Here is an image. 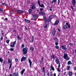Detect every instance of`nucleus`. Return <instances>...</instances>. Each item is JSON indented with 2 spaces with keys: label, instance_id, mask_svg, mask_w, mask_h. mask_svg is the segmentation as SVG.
<instances>
[{
  "label": "nucleus",
  "instance_id": "obj_47",
  "mask_svg": "<svg viewBox=\"0 0 76 76\" xmlns=\"http://www.w3.org/2000/svg\"><path fill=\"white\" fill-rule=\"evenodd\" d=\"M11 67H12V64H10V65L9 66V69H10V68H11Z\"/></svg>",
  "mask_w": 76,
  "mask_h": 76
},
{
  "label": "nucleus",
  "instance_id": "obj_39",
  "mask_svg": "<svg viewBox=\"0 0 76 76\" xmlns=\"http://www.w3.org/2000/svg\"><path fill=\"white\" fill-rule=\"evenodd\" d=\"M8 63L10 64V59H9L8 60Z\"/></svg>",
  "mask_w": 76,
  "mask_h": 76
},
{
  "label": "nucleus",
  "instance_id": "obj_11",
  "mask_svg": "<svg viewBox=\"0 0 76 76\" xmlns=\"http://www.w3.org/2000/svg\"><path fill=\"white\" fill-rule=\"evenodd\" d=\"M55 18V16H54V15H51L49 18V19L50 20H51L52 19H53V18Z\"/></svg>",
  "mask_w": 76,
  "mask_h": 76
},
{
  "label": "nucleus",
  "instance_id": "obj_49",
  "mask_svg": "<svg viewBox=\"0 0 76 76\" xmlns=\"http://www.w3.org/2000/svg\"><path fill=\"white\" fill-rule=\"evenodd\" d=\"M35 17V16L36 17H38V15L37 14H35L34 15V16Z\"/></svg>",
  "mask_w": 76,
  "mask_h": 76
},
{
  "label": "nucleus",
  "instance_id": "obj_26",
  "mask_svg": "<svg viewBox=\"0 0 76 76\" xmlns=\"http://www.w3.org/2000/svg\"><path fill=\"white\" fill-rule=\"evenodd\" d=\"M67 28V26L66 25H65L64 26V28H63V29H64V30L65 29H66Z\"/></svg>",
  "mask_w": 76,
  "mask_h": 76
},
{
  "label": "nucleus",
  "instance_id": "obj_20",
  "mask_svg": "<svg viewBox=\"0 0 76 76\" xmlns=\"http://www.w3.org/2000/svg\"><path fill=\"white\" fill-rule=\"evenodd\" d=\"M39 6H40V7H42V8L44 7V5L43 4H42L41 5L40 4L39 5Z\"/></svg>",
  "mask_w": 76,
  "mask_h": 76
},
{
  "label": "nucleus",
  "instance_id": "obj_44",
  "mask_svg": "<svg viewBox=\"0 0 76 76\" xmlns=\"http://www.w3.org/2000/svg\"><path fill=\"white\" fill-rule=\"evenodd\" d=\"M70 66H68L67 67V70H69V69H70Z\"/></svg>",
  "mask_w": 76,
  "mask_h": 76
},
{
  "label": "nucleus",
  "instance_id": "obj_40",
  "mask_svg": "<svg viewBox=\"0 0 76 76\" xmlns=\"http://www.w3.org/2000/svg\"><path fill=\"white\" fill-rule=\"evenodd\" d=\"M54 40H55V41H58V39H57V37H55L54 39Z\"/></svg>",
  "mask_w": 76,
  "mask_h": 76
},
{
  "label": "nucleus",
  "instance_id": "obj_36",
  "mask_svg": "<svg viewBox=\"0 0 76 76\" xmlns=\"http://www.w3.org/2000/svg\"><path fill=\"white\" fill-rule=\"evenodd\" d=\"M32 20H35V17L34 16H33V17L32 18Z\"/></svg>",
  "mask_w": 76,
  "mask_h": 76
},
{
  "label": "nucleus",
  "instance_id": "obj_51",
  "mask_svg": "<svg viewBox=\"0 0 76 76\" xmlns=\"http://www.w3.org/2000/svg\"><path fill=\"white\" fill-rule=\"evenodd\" d=\"M74 70H76V66H75V67L74 66Z\"/></svg>",
  "mask_w": 76,
  "mask_h": 76
},
{
  "label": "nucleus",
  "instance_id": "obj_48",
  "mask_svg": "<svg viewBox=\"0 0 76 76\" xmlns=\"http://www.w3.org/2000/svg\"><path fill=\"white\" fill-rule=\"evenodd\" d=\"M58 44V42H56L55 43L56 45H57Z\"/></svg>",
  "mask_w": 76,
  "mask_h": 76
},
{
  "label": "nucleus",
  "instance_id": "obj_37",
  "mask_svg": "<svg viewBox=\"0 0 76 76\" xmlns=\"http://www.w3.org/2000/svg\"><path fill=\"white\" fill-rule=\"evenodd\" d=\"M25 47V45H24V44H22L21 45V48H24Z\"/></svg>",
  "mask_w": 76,
  "mask_h": 76
},
{
  "label": "nucleus",
  "instance_id": "obj_15",
  "mask_svg": "<svg viewBox=\"0 0 76 76\" xmlns=\"http://www.w3.org/2000/svg\"><path fill=\"white\" fill-rule=\"evenodd\" d=\"M25 71V69H23L21 72V76L23 75V73H24Z\"/></svg>",
  "mask_w": 76,
  "mask_h": 76
},
{
  "label": "nucleus",
  "instance_id": "obj_50",
  "mask_svg": "<svg viewBox=\"0 0 76 76\" xmlns=\"http://www.w3.org/2000/svg\"><path fill=\"white\" fill-rule=\"evenodd\" d=\"M25 29H26V30H28V29L27 28V27H26V26H25Z\"/></svg>",
  "mask_w": 76,
  "mask_h": 76
},
{
  "label": "nucleus",
  "instance_id": "obj_53",
  "mask_svg": "<svg viewBox=\"0 0 76 76\" xmlns=\"http://www.w3.org/2000/svg\"><path fill=\"white\" fill-rule=\"evenodd\" d=\"M15 61H18V59H17V58H15Z\"/></svg>",
  "mask_w": 76,
  "mask_h": 76
},
{
  "label": "nucleus",
  "instance_id": "obj_45",
  "mask_svg": "<svg viewBox=\"0 0 76 76\" xmlns=\"http://www.w3.org/2000/svg\"><path fill=\"white\" fill-rule=\"evenodd\" d=\"M2 5H3V6H7V4L6 3H4L2 4Z\"/></svg>",
  "mask_w": 76,
  "mask_h": 76
},
{
  "label": "nucleus",
  "instance_id": "obj_55",
  "mask_svg": "<svg viewBox=\"0 0 76 76\" xmlns=\"http://www.w3.org/2000/svg\"><path fill=\"white\" fill-rule=\"evenodd\" d=\"M3 39V37H1V40H2Z\"/></svg>",
  "mask_w": 76,
  "mask_h": 76
},
{
  "label": "nucleus",
  "instance_id": "obj_52",
  "mask_svg": "<svg viewBox=\"0 0 76 76\" xmlns=\"http://www.w3.org/2000/svg\"><path fill=\"white\" fill-rule=\"evenodd\" d=\"M0 11H1V12H3V10L2 8H1L0 9Z\"/></svg>",
  "mask_w": 76,
  "mask_h": 76
},
{
  "label": "nucleus",
  "instance_id": "obj_46",
  "mask_svg": "<svg viewBox=\"0 0 76 76\" xmlns=\"http://www.w3.org/2000/svg\"><path fill=\"white\" fill-rule=\"evenodd\" d=\"M43 10H44V9H43V8H40V11H42Z\"/></svg>",
  "mask_w": 76,
  "mask_h": 76
},
{
  "label": "nucleus",
  "instance_id": "obj_16",
  "mask_svg": "<svg viewBox=\"0 0 76 76\" xmlns=\"http://www.w3.org/2000/svg\"><path fill=\"white\" fill-rule=\"evenodd\" d=\"M72 75H73V73L72 72H69V73H68V75H69V76H72Z\"/></svg>",
  "mask_w": 76,
  "mask_h": 76
},
{
  "label": "nucleus",
  "instance_id": "obj_34",
  "mask_svg": "<svg viewBox=\"0 0 76 76\" xmlns=\"http://www.w3.org/2000/svg\"><path fill=\"white\" fill-rule=\"evenodd\" d=\"M69 45L70 46H71V47H72V46H73V45L72 43H70L69 44Z\"/></svg>",
  "mask_w": 76,
  "mask_h": 76
},
{
  "label": "nucleus",
  "instance_id": "obj_63",
  "mask_svg": "<svg viewBox=\"0 0 76 76\" xmlns=\"http://www.w3.org/2000/svg\"><path fill=\"white\" fill-rule=\"evenodd\" d=\"M5 20H7V18H5Z\"/></svg>",
  "mask_w": 76,
  "mask_h": 76
},
{
  "label": "nucleus",
  "instance_id": "obj_28",
  "mask_svg": "<svg viewBox=\"0 0 76 76\" xmlns=\"http://www.w3.org/2000/svg\"><path fill=\"white\" fill-rule=\"evenodd\" d=\"M43 20L45 22H46L47 21V18L45 17H44Z\"/></svg>",
  "mask_w": 76,
  "mask_h": 76
},
{
  "label": "nucleus",
  "instance_id": "obj_12",
  "mask_svg": "<svg viewBox=\"0 0 76 76\" xmlns=\"http://www.w3.org/2000/svg\"><path fill=\"white\" fill-rule=\"evenodd\" d=\"M52 34V35H53V36H54V35H55V34H56V30L55 29L53 30Z\"/></svg>",
  "mask_w": 76,
  "mask_h": 76
},
{
  "label": "nucleus",
  "instance_id": "obj_30",
  "mask_svg": "<svg viewBox=\"0 0 76 76\" xmlns=\"http://www.w3.org/2000/svg\"><path fill=\"white\" fill-rule=\"evenodd\" d=\"M30 50L31 51H34V48L32 47H31L30 48Z\"/></svg>",
  "mask_w": 76,
  "mask_h": 76
},
{
  "label": "nucleus",
  "instance_id": "obj_3",
  "mask_svg": "<svg viewBox=\"0 0 76 76\" xmlns=\"http://www.w3.org/2000/svg\"><path fill=\"white\" fill-rule=\"evenodd\" d=\"M60 61L59 60V59L58 58H56L55 59V62H56V63H57V64H59L58 65H60Z\"/></svg>",
  "mask_w": 76,
  "mask_h": 76
},
{
  "label": "nucleus",
  "instance_id": "obj_64",
  "mask_svg": "<svg viewBox=\"0 0 76 76\" xmlns=\"http://www.w3.org/2000/svg\"><path fill=\"white\" fill-rule=\"evenodd\" d=\"M45 69V67H43V70H44Z\"/></svg>",
  "mask_w": 76,
  "mask_h": 76
},
{
  "label": "nucleus",
  "instance_id": "obj_23",
  "mask_svg": "<svg viewBox=\"0 0 76 76\" xmlns=\"http://www.w3.org/2000/svg\"><path fill=\"white\" fill-rule=\"evenodd\" d=\"M41 1H40V0H38L37 1V3L38 4V5L39 6L40 4H41Z\"/></svg>",
  "mask_w": 76,
  "mask_h": 76
},
{
  "label": "nucleus",
  "instance_id": "obj_42",
  "mask_svg": "<svg viewBox=\"0 0 76 76\" xmlns=\"http://www.w3.org/2000/svg\"><path fill=\"white\" fill-rule=\"evenodd\" d=\"M10 51H13L14 50V49L13 48H11L10 49Z\"/></svg>",
  "mask_w": 76,
  "mask_h": 76
},
{
  "label": "nucleus",
  "instance_id": "obj_54",
  "mask_svg": "<svg viewBox=\"0 0 76 76\" xmlns=\"http://www.w3.org/2000/svg\"><path fill=\"white\" fill-rule=\"evenodd\" d=\"M60 2V0H58V5H59Z\"/></svg>",
  "mask_w": 76,
  "mask_h": 76
},
{
  "label": "nucleus",
  "instance_id": "obj_13",
  "mask_svg": "<svg viewBox=\"0 0 76 76\" xmlns=\"http://www.w3.org/2000/svg\"><path fill=\"white\" fill-rule=\"evenodd\" d=\"M58 23H59V20H57L54 24V25H57V24H58Z\"/></svg>",
  "mask_w": 76,
  "mask_h": 76
},
{
  "label": "nucleus",
  "instance_id": "obj_14",
  "mask_svg": "<svg viewBox=\"0 0 76 76\" xmlns=\"http://www.w3.org/2000/svg\"><path fill=\"white\" fill-rule=\"evenodd\" d=\"M28 61H29V63L30 64V67H31V66H32V61H31L30 59H29Z\"/></svg>",
  "mask_w": 76,
  "mask_h": 76
},
{
  "label": "nucleus",
  "instance_id": "obj_58",
  "mask_svg": "<svg viewBox=\"0 0 76 76\" xmlns=\"http://www.w3.org/2000/svg\"><path fill=\"white\" fill-rule=\"evenodd\" d=\"M53 76H56V73H54L53 74Z\"/></svg>",
  "mask_w": 76,
  "mask_h": 76
},
{
  "label": "nucleus",
  "instance_id": "obj_4",
  "mask_svg": "<svg viewBox=\"0 0 76 76\" xmlns=\"http://www.w3.org/2000/svg\"><path fill=\"white\" fill-rule=\"evenodd\" d=\"M10 76H19V74L17 73L16 72H15L14 73H13L12 75V74H10Z\"/></svg>",
  "mask_w": 76,
  "mask_h": 76
},
{
  "label": "nucleus",
  "instance_id": "obj_21",
  "mask_svg": "<svg viewBox=\"0 0 76 76\" xmlns=\"http://www.w3.org/2000/svg\"><path fill=\"white\" fill-rule=\"evenodd\" d=\"M25 21L26 22H27V23H29L31 22V21L26 19L25 20Z\"/></svg>",
  "mask_w": 76,
  "mask_h": 76
},
{
  "label": "nucleus",
  "instance_id": "obj_33",
  "mask_svg": "<svg viewBox=\"0 0 76 76\" xmlns=\"http://www.w3.org/2000/svg\"><path fill=\"white\" fill-rule=\"evenodd\" d=\"M36 7H35V6H32L31 7V9H35Z\"/></svg>",
  "mask_w": 76,
  "mask_h": 76
},
{
  "label": "nucleus",
  "instance_id": "obj_38",
  "mask_svg": "<svg viewBox=\"0 0 76 76\" xmlns=\"http://www.w3.org/2000/svg\"><path fill=\"white\" fill-rule=\"evenodd\" d=\"M32 5L34 6H35V3H31Z\"/></svg>",
  "mask_w": 76,
  "mask_h": 76
},
{
  "label": "nucleus",
  "instance_id": "obj_18",
  "mask_svg": "<svg viewBox=\"0 0 76 76\" xmlns=\"http://www.w3.org/2000/svg\"><path fill=\"white\" fill-rule=\"evenodd\" d=\"M67 64H68V65H69L70 64H73L72 63L71 61H68Z\"/></svg>",
  "mask_w": 76,
  "mask_h": 76
},
{
  "label": "nucleus",
  "instance_id": "obj_6",
  "mask_svg": "<svg viewBox=\"0 0 76 76\" xmlns=\"http://www.w3.org/2000/svg\"><path fill=\"white\" fill-rule=\"evenodd\" d=\"M17 12L18 13H19V14H22L24 12L23 11H22V10H17Z\"/></svg>",
  "mask_w": 76,
  "mask_h": 76
},
{
  "label": "nucleus",
  "instance_id": "obj_17",
  "mask_svg": "<svg viewBox=\"0 0 76 76\" xmlns=\"http://www.w3.org/2000/svg\"><path fill=\"white\" fill-rule=\"evenodd\" d=\"M60 67V65H58V69H57V70L58 72H60V69H59Z\"/></svg>",
  "mask_w": 76,
  "mask_h": 76
},
{
  "label": "nucleus",
  "instance_id": "obj_2",
  "mask_svg": "<svg viewBox=\"0 0 76 76\" xmlns=\"http://www.w3.org/2000/svg\"><path fill=\"white\" fill-rule=\"evenodd\" d=\"M64 55L63 56V58H64L65 59V60H66V61L69 60L70 58L68 57V56H67V54H66V53H64Z\"/></svg>",
  "mask_w": 76,
  "mask_h": 76
},
{
  "label": "nucleus",
  "instance_id": "obj_57",
  "mask_svg": "<svg viewBox=\"0 0 76 76\" xmlns=\"http://www.w3.org/2000/svg\"><path fill=\"white\" fill-rule=\"evenodd\" d=\"M58 30L59 32H60V31H61V30H60V29H59V28H58Z\"/></svg>",
  "mask_w": 76,
  "mask_h": 76
},
{
  "label": "nucleus",
  "instance_id": "obj_32",
  "mask_svg": "<svg viewBox=\"0 0 76 76\" xmlns=\"http://www.w3.org/2000/svg\"><path fill=\"white\" fill-rule=\"evenodd\" d=\"M39 14L40 15H44V13L42 12H39Z\"/></svg>",
  "mask_w": 76,
  "mask_h": 76
},
{
  "label": "nucleus",
  "instance_id": "obj_41",
  "mask_svg": "<svg viewBox=\"0 0 76 76\" xmlns=\"http://www.w3.org/2000/svg\"><path fill=\"white\" fill-rule=\"evenodd\" d=\"M10 41V40H6V42L7 43V44H9Z\"/></svg>",
  "mask_w": 76,
  "mask_h": 76
},
{
  "label": "nucleus",
  "instance_id": "obj_8",
  "mask_svg": "<svg viewBox=\"0 0 76 76\" xmlns=\"http://www.w3.org/2000/svg\"><path fill=\"white\" fill-rule=\"evenodd\" d=\"M45 23L46 25L44 26V28H47V26L49 23V22H48L47 21L45 22Z\"/></svg>",
  "mask_w": 76,
  "mask_h": 76
},
{
  "label": "nucleus",
  "instance_id": "obj_9",
  "mask_svg": "<svg viewBox=\"0 0 76 76\" xmlns=\"http://www.w3.org/2000/svg\"><path fill=\"white\" fill-rule=\"evenodd\" d=\"M26 59V57H22L21 60V62H22V61H25Z\"/></svg>",
  "mask_w": 76,
  "mask_h": 76
},
{
  "label": "nucleus",
  "instance_id": "obj_31",
  "mask_svg": "<svg viewBox=\"0 0 76 76\" xmlns=\"http://www.w3.org/2000/svg\"><path fill=\"white\" fill-rule=\"evenodd\" d=\"M3 58H0V61L1 63H3Z\"/></svg>",
  "mask_w": 76,
  "mask_h": 76
},
{
  "label": "nucleus",
  "instance_id": "obj_7",
  "mask_svg": "<svg viewBox=\"0 0 76 76\" xmlns=\"http://www.w3.org/2000/svg\"><path fill=\"white\" fill-rule=\"evenodd\" d=\"M72 4L73 6L75 7V4H76V1L75 0H72Z\"/></svg>",
  "mask_w": 76,
  "mask_h": 76
},
{
  "label": "nucleus",
  "instance_id": "obj_43",
  "mask_svg": "<svg viewBox=\"0 0 76 76\" xmlns=\"http://www.w3.org/2000/svg\"><path fill=\"white\" fill-rule=\"evenodd\" d=\"M56 49L58 50V49L59 48V47H58V46H56Z\"/></svg>",
  "mask_w": 76,
  "mask_h": 76
},
{
  "label": "nucleus",
  "instance_id": "obj_10",
  "mask_svg": "<svg viewBox=\"0 0 76 76\" xmlns=\"http://www.w3.org/2000/svg\"><path fill=\"white\" fill-rule=\"evenodd\" d=\"M61 48L63 50H65L66 49V45H62Z\"/></svg>",
  "mask_w": 76,
  "mask_h": 76
},
{
  "label": "nucleus",
  "instance_id": "obj_19",
  "mask_svg": "<svg viewBox=\"0 0 76 76\" xmlns=\"http://www.w3.org/2000/svg\"><path fill=\"white\" fill-rule=\"evenodd\" d=\"M56 1H57V0H53L51 2V4H53V3H56Z\"/></svg>",
  "mask_w": 76,
  "mask_h": 76
},
{
  "label": "nucleus",
  "instance_id": "obj_56",
  "mask_svg": "<svg viewBox=\"0 0 76 76\" xmlns=\"http://www.w3.org/2000/svg\"><path fill=\"white\" fill-rule=\"evenodd\" d=\"M75 57H76V49L75 50Z\"/></svg>",
  "mask_w": 76,
  "mask_h": 76
},
{
  "label": "nucleus",
  "instance_id": "obj_62",
  "mask_svg": "<svg viewBox=\"0 0 76 76\" xmlns=\"http://www.w3.org/2000/svg\"><path fill=\"white\" fill-rule=\"evenodd\" d=\"M5 64V61H4L3 65H4V64Z\"/></svg>",
  "mask_w": 76,
  "mask_h": 76
},
{
  "label": "nucleus",
  "instance_id": "obj_59",
  "mask_svg": "<svg viewBox=\"0 0 76 76\" xmlns=\"http://www.w3.org/2000/svg\"><path fill=\"white\" fill-rule=\"evenodd\" d=\"M46 22H50V20L49 19V20H48L47 21H46Z\"/></svg>",
  "mask_w": 76,
  "mask_h": 76
},
{
  "label": "nucleus",
  "instance_id": "obj_27",
  "mask_svg": "<svg viewBox=\"0 0 76 76\" xmlns=\"http://www.w3.org/2000/svg\"><path fill=\"white\" fill-rule=\"evenodd\" d=\"M32 10L31 9H29L28 10L29 13H32Z\"/></svg>",
  "mask_w": 76,
  "mask_h": 76
},
{
  "label": "nucleus",
  "instance_id": "obj_22",
  "mask_svg": "<svg viewBox=\"0 0 76 76\" xmlns=\"http://www.w3.org/2000/svg\"><path fill=\"white\" fill-rule=\"evenodd\" d=\"M50 58H52V59H53V58L54 60V59H55V58H54V56L53 54L52 55L50 56Z\"/></svg>",
  "mask_w": 76,
  "mask_h": 76
},
{
  "label": "nucleus",
  "instance_id": "obj_24",
  "mask_svg": "<svg viewBox=\"0 0 76 76\" xmlns=\"http://www.w3.org/2000/svg\"><path fill=\"white\" fill-rule=\"evenodd\" d=\"M66 26H68V28H70V24L69 25V23H66Z\"/></svg>",
  "mask_w": 76,
  "mask_h": 76
},
{
  "label": "nucleus",
  "instance_id": "obj_60",
  "mask_svg": "<svg viewBox=\"0 0 76 76\" xmlns=\"http://www.w3.org/2000/svg\"><path fill=\"white\" fill-rule=\"evenodd\" d=\"M50 11H52V10H53V9H52V8H50Z\"/></svg>",
  "mask_w": 76,
  "mask_h": 76
},
{
  "label": "nucleus",
  "instance_id": "obj_29",
  "mask_svg": "<svg viewBox=\"0 0 76 76\" xmlns=\"http://www.w3.org/2000/svg\"><path fill=\"white\" fill-rule=\"evenodd\" d=\"M51 68L53 70V71H54L55 70L54 68V67H53V65L52 64L51 65Z\"/></svg>",
  "mask_w": 76,
  "mask_h": 76
},
{
  "label": "nucleus",
  "instance_id": "obj_1",
  "mask_svg": "<svg viewBox=\"0 0 76 76\" xmlns=\"http://www.w3.org/2000/svg\"><path fill=\"white\" fill-rule=\"evenodd\" d=\"M23 55H25L27 53L28 51V48L26 47L23 48Z\"/></svg>",
  "mask_w": 76,
  "mask_h": 76
},
{
  "label": "nucleus",
  "instance_id": "obj_61",
  "mask_svg": "<svg viewBox=\"0 0 76 76\" xmlns=\"http://www.w3.org/2000/svg\"><path fill=\"white\" fill-rule=\"evenodd\" d=\"M71 7L72 10H73V6H71Z\"/></svg>",
  "mask_w": 76,
  "mask_h": 76
},
{
  "label": "nucleus",
  "instance_id": "obj_35",
  "mask_svg": "<svg viewBox=\"0 0 76 76\" xmlns=\"http://www.w3.org/2000/svg\"><path fill=\"white\" fill-rule=\"evenodd\" d=\"M17 38L19 40H20V39H21V38H20V36H18Z\"/></svg>",
  "mask_w": 76,
  "mask_h": 76
},
{
  "label": "nucleus",
  "instance_id": "obj_25",
  "mask_svg": "<svg viewBox=\"0 0 76 76\" xmlns=\"http://www.w3.org/2000/svg\"><path fill=\"white\" fill-rule=\"evenodd\" d=\"M34 36H32L31 38V42H33V41H34Z\"/></svg>",
  "mask_w": 76,
  "mask_h": 76
},
{
  "label": "nucleus",
  "instance_id": "obj_5",
  "mask_svg": "<svg viewBox=\"0 0 76 76\" xmlns=\"http://www.w3.org/2000/svg\"><path fill=\"white\" fill-rule=\"evenodd\" d=\"M16 41H15L14 42H13V44L12 45H10V47H12V48H13V47H15V46L16 44Z\"/></svg>",
  "mask_w": 76,
  "mask_h": 76
}]
</instances>
